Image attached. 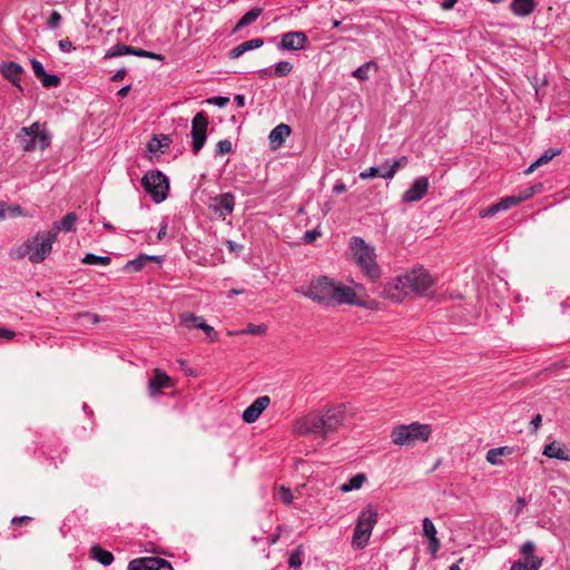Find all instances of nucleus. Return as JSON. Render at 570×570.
Wrapping results in <instances>:
<instances>
[{
	"instance_id": "nucleus-57",
	"label": "nucleus",
	"mask_w": 570,
	"mask_h": 570,
	"mask_svg": "<svg viewBox=\"0 0 570 570\" xmlns=\"http://www.w3.org/2000/svg\"><path fill=\"white\" fill-rule=\"evenodd\" d=\"M16 336V333L11 330L0 326V338L10 341Z\"/></svg>"
},
{
	"instance_id": "nucleus-31",
	"label": "nucleus",
	"mask_w": 570,
	"mask_h": 570,
	"mask_svg": "<svg viewBox=\"0 0 570 570\" xmlns=\"http://www.w3.org/2000/svg\"><path fill=\"white\" fill-rule=\"evenodd\" d=\"M89 553L94 560L104 566H109L114 561L112 553L107 550H104L99 546H92Z\"/></svg>"
},
{
	"instance_id": "nucleus-20",
	"label": "nucleus",
	"mask_w": 570,
	"mask_h": 570,
	"mask_svg": "<svg viewBox=\"0 0 570 570\" xmlns=\"http://www.w3.org/2000/svg\"><path fill=\"white\" fill-rule=\"evenodd\" d=\"M422 532L423 535L429 540V550L432 553L433 557L436 556L438 551L440 550L441 543L438 539L436 534V528L429 518H424L422 521Z\"/></svg>"
},
{
	"instance_id": "nucleus-56",
	"label": "nucleus",
	"mask_w": 570,
	"mask_h": 570,
	"mask_svg": "<svg viewBox=\"0 0 570 570\" xmlns=\"http://www.w3.org/2000/svg\"><path fill=\"white\" fill-rule=\"evenodd\" d=\"M58 46L63 52H69L73 49L72 42L68 38L59 40Z\"/></svg>"
},
{
	"instance_id": "nucleus-54",
	"label": "nucleus",
	"mask_w": 570,
	"mask_h": 570,
	"mask_svg": "<svg viewBox=\"0 0 570 570\" xmlns=\"http://www.w3.org/2000/svg\"><path fill=\"white\" fill-rule=\"evenodd\" d=\"M78 316H79L80 320L83 321V324L85 323H90V324L95 325V324H97L99 322L98 315L89 313V312L79 314Z\"/></svg>"
},
{
	"instance_id": "nucleus-48",
	"label": "nucleus",
	"mask_w": 570,
	"mask_h": 570,
	"mask_svg": "<svg viewBox=\"0 0 570 570\" xmlns=\"http://www.w3.org/2000/svg\"><path fill=\"white\" fill-rule=\"evenodd\" d=\"M278 499L284 502L285 504H291L293 502L294 495L289 488H286L284 485L279 487L277 491Z\"/></svg>"
},
{
	"instance_id": "nucleus-40",
	"label": "nucleus",
	"mask_w": 570,
	"mask_h": 570,
	"mask_svg": "<svg viewBox=\"0 0 570 570\" xmlns=\"http://www.w3.org/2000/svg\"><path fill=\"white\" fill-rule=\"evenodd\" d=\"M30 245L28 244V240H26L24 243H22L21 245H19L18 247L13 248L10 252V257L13 259H22L24 257H28V259L30 261Z\"/></svg>"
},
{
	"instance_id": "nucleus-19",
	"label": "nucleus",
	"mask_w": 570,
	"mask_h": 570,
	"mask_svg": "<svg viewBox=\"0 0 570 570\" xmlns=\"http://www.w3.org/2000/svg\"><path fill=\"white\" fill-rule=\"evenodd\" d=\"M171 379L161 370L156 368L153 377L149 380L148 391L150 396H155L161 392V390L170 387Z\"/></svg>"
},
{
	"instance_id": "nucleus-7",
	"label": "nucleus",
	"mask_w": 570,
	"mask_h": 570,
	"mask_svg": "<svg viewBox=\"0 0 570 570\" xmlns=\"http://www.w3.org/2000/svg\"><path fill=\"white\" fill-rule=\"evenodd\" d=\"M56 242L55 232H38L32 238L28 239L30 245V263H42L51 253L52 245Z\"/></svg>"
},
{
	"instance_id": "nucleus-38",
	"label": "nucleus",
	"mask_w": 570,
	"mask_h": 570,
	"mask_svg": "<svg viewBox=\"0 0 570 570\" xmlns=\"http://www.w3.org/2000/svg\"><path fill=\"white\" fill-rule=\"evenodd\" d=\"M543 560H519L514 562L510 570H539Z\"/></svg>"
},
{
	"instance_id": "nucleus-3",
	"label": "nucleus",
	"mask_w": 570,
	"mask_h": 570,
	"mask_svg": "<svg viewBox=\"0 0 570 570\" xmlns=\"http://www.w3.org/2000/svg\"><path fill=\"white\" fill-rule=\"evenodd\" d=\"M379 520L377 509L367 504L357 515L353 530L351 546L354 550H363L370 541L373 529Z\"/></svg>"
},
{
	"instance_id": "nucleus-61",
	"label": "nucleus",
	"mask_w": 570,
	"mask_h": 570,
	"mask_svg": "<svg viewBox=\"0 0 570 570\" xmlns=\"http://www.w3.org/2000/svg\"><path fill=\"white\" fill-rule=\"evenodd\" d=\"M458 1L459 0H443L441 8L446 11L451 10L458 3Z\"/></svg>"
},
{
	"instance_id": "nucleus-5",
	"label": "nucleus",
	"mask_w": 570,
	"mask_h": 570,
	"mask_svg": "<svg viewBox=\"0 0 570 570\" xmlns=\"http://www.w3.org/2000/svg\"><path fill=\"white\" fill-rule=\"evenodd\" d=\"M334 279L320 276L311 281L307 286L297 289L298 293L312 301L326 306L332 305Z\"/></svg>"
},
{
	"instance_id": "nucleus-27",
	"label": "nucleus",
	"mask_w": 570,
	"mask_h": 570,
	"mask_svg": "<svg viewBox=\"0 0 570 570\" xmlns=\"http://www.w3.org/2000/svg\"><path fill=\"white\" fill-rule=\"evenodd\" d=\"M511 453H512V449L509 446L494 448V449H490L487 452L485 459L492 465H502L503 461L501 458L503 455H510Z\"/></svg>"
},
{
	"instance_id": "nucleus-49",
	"label": "nucleus",
	"mask_w": 570,
	"mask_h": 570,
	"mask_svg": "<svg viewBox=\"0 0 570 570\" xmlns=\"http://www.w3.org/2000/svg\"><path fill=\"white\" fill-rule=\"evenodd\" d=\"M163 140H164V142L160 139L154 138L148 144V150L150 153H157V151H161L163 147H168V145H169L168 138L167 137H163Z\"/></svg>"
},
{
	"instance_id": "nucleus-33",
	"label": "nucleus",
	"mask_w": 570,
	"mask_h": 570,
	"mask_svg": "<svg viewBox=\"0 0 570 570\" xmlns=\"http://www.w3.org/2000/svg\"><path fill=\"white\" fill-rule=\"evenodd\" d=\"M365 481H366V475L364 473H357L354 476H352L347 482L341 484L340 490L343 493L358 490L363 487Z\"/></svg>"
},
{
	"instance_id": "nucleus-43",
	"label": "nucleus",
	"mask_w": 570,
	"mask_h": 570,
	"mask_svg": "<svg viewBox=\"0 0 570 570\" xmlns=\"http://www.w3.org/2000/svg\"><path fill=\"white\" fill-rule=\"evenodd\" d=\"M129 51H130V46L118 43V45H115L114 47H111L107 51L105 57L106 58L120 57L124 55H129Z\"/></svg>"
},
{
	"instance_id": "nucleus-51",
	"label": "nucleus",
	"mask_w": 570,
	"mask_h": 570,
	"mask_svg": "<svg viewBox=\"0 0 570 570\" xmlns=\"http://www.w3.org/2000/svg\"><path fill=\"white\" fill-rule=\"evenodd\" d=\"M60 22H61V14L58 11L52 10L50 12V16H49V19L47 22L48 27L50 29H57L59 27Z\"/></svg>"
},
{
	"instance_id": "nucleus-58",
	"label": "nucleus",
	"mask_w": 570,
	"mask_h": 570,
	"mask_svg": "<svg viewBox=\"0 0 570 570\" xmlns=\"http://www.w3.org/2000/svg\"><path fill=\"white\" fill-rule=\"evenodd\" d=\"M321 235L320 232H317L316 229H313V230H308L305 233L304 235V240L306 243H312L314 242L318 236Z\"/></svg>"
},
{
	"instance_id": "nucleus-63",
	"label": "nucleus",
	"mask_w": 570,
	"mask_h": 570,
	"mask_svg": "<svg viewBox=\"0 0 570 570\" xmlns=\"http://www.w3.org/2000/svg\"><path fill=\"white\" fill-rule=\"evenodd\" d=\"M127 71L126 69H119L112 77H111V80L112 81H120L125 78Z\"/></svg>"
},
{
	"instance_id": "nucleus-16",
	"label": "nucleus",
	"mask_w": 570,
	"mask_h": 570,
	"mask_svg": "<svg viewBox=\"0 0 570 570\" xmlns=\"http://www.w3.org/2000/svg\"><path fill=\"white\" fill-rule=\"evenodd\" d=\"M235 197L230 193H224L213 198L210 208L220 218L225 219L226 216L230 215L234 210Z\"/></svg>"
},
{
	"instance_id": "nucleus-37",
	"label": "nucleus",
	"mask_w": 570,
	"mask_h": 570,
	"mask_svg": "<svg viewBox=\"0 0 570 570\" xmlns=\"http://www.w3.org/2000/svg\"><path fill=\"white\" fill-rule=\"evenodd\" d=\"M111 262V258L109 256H98L96 254L88 253L83 256L81 259L82 264L86 265H102L108 266Z\"/></svg>"
},
{
	"instance_id": "nucleus-60",
	"label": "nucleus",
	"mask_w": 570,
	"mask_h": 570,
	"mask_svg": "<svg viewBox=\"0 0 570 570\" xmlns=\"http://www.w3.org/2000/svg\"><path fill=\"white\" fill-rule=\"evenodd\" d=\"M129 55H134V56H137V57H140V58H147L148 51H146L144 49H138V48L130 47Z\"/></svg>"
},
{
	"instance_id": "nucleus-36",
	"label": "nucleus",
	"mask_w": 570,
	"mask_h": 570,
	"mask_svg": "<svg viewBox=\"0 0 570 570\" xmlns=\"http://www.w3.org/2000/svg\"><path fill=\"white\" fill-rule=\"evenodd\" d=\"M371 69H374L375 71L379 69L376 62L373 60L360 66L356 70L352 72V76L358 80L365 81L370 78L368 73Z\"/></svg>"
},
{
	"instance_id": "nucleus-29",
	"label": "nucleus",
	"mask_w": 570,
	"mask_h": 570,
	"mask_svg": "<svg viewBox=\"0 0 570 570\" xmlns=\"http://www.w3.org/2000/svg\"><path fill=\"white\" fill-rule=\"evenodd\" d=\"M19 216H24L23 209L20 205H9L4 202H0V220Z\"/></svg>"
},
{
	"instance_id": "nucleus-30",
	"label": "nucleus",
	"mask_w": 570,
	"mask_h": 570,
	"mask_svg": "<svg viewBox=\"0 0 570 570\" xmlns=\"http://www.w3.org/2000/svg\"><path fill=\"white\" fill-rule=\"evenodd\" d=\"M178 318L179 324L187 330L197 328V325L205 322L204 317L197 316L194 313L187 311L180 313Z\"/></svg>"
},
{
	"instance_id": "nucleus-12",
	"label": "nucleus",
	"mask_w": 570,
	"mask_h": 570,
	"mask_svg": "<svg viewBox=\"0 0 570 570\" xmlns=\"http://www.w3.org/2000/svg\"><path fill=\"white\" fill-rule=\"evenodd\" d=\"M207 126V116L202 111L197 112L191 120V138L194 154H198L205 145Z\"/></svg>"
},
{
	"instance_id": "nucleus-22",
	"label": "nucleus",
	"mask_w": 570,
	"mask_h": 570,
	"mask_svg": "<svg viewBox=\"0 0 570 570\" xmlns=\"http://www.w3.org/2000/svg\"><path fill=\"white\" fill-rule=\"evenodd\" d=\"M1 75L9 80L12 85L20 88V76L22 67L13 61L3 62L0 66Z\"/></svg>"
},
{
	"instance_id": "nucleus-32",
	"label": "nucleus",
	"mask_w": 570,
	"mask_h": 570,
	"mask_svg": "<svg viewBox=\"0 0 570 570\" xmlns=\"http://www.w3.org/2000/svg\"><path fill=\"white\" fill-rule=\"evenodd\" d=\"M542 454L550 459H558L562 461L568 460L567 451L563 448H561L557 442L547 444L543 449Z\"/></svg>"
},
{
	"instance_id": "nucleus-23",
	"label": "nucleus",
	"mask_w": 570,
	"mask_h": 570,
	"mask_svg": "<svg viewBox=\"0 0 570 570\" xmlns=\"http://www.w3.org/2000/svg\"><path fill=\"white\" fill-rule=\"evenodd\" d=\"M291 127L286 124H279L274 127L268 136L272 149L279 148L286 138L291 135Z\"/></svg>"
},
{
	"instance_id": "nucleus-1",
	"label": "nucleus",
	"mask_w": 570,
	"mask_h": 570,
	"mask_svg": "<svg viewBox=\"0 0 570 570\" xmlns=\"http://www.w3.org/2000/svg\"><path fill=\"white\" fill-rule=\"evenodd\" d=\"M354 261L364 276L375 283L381 277V268L376 263L375 248L361 237H352L350 242Z\"/></svg>"
},
{
	"instance_id": "nucleus-25",
	"label": "nucleus",
	"mask_w": 570,
	"mask_h": 570,
	"mask_svg": "<svg viewBox=\"0 0 570 570\" xmlns=\"http://www.w3.org/2000/svg\"><path fill=\"white\" fill-rule=\"evenodd\" d=\"M384 164L387 165L384 169H381L380 177L384 179H392L395 176L396 171L407 164V157L402 156L397 159L386 160Z\"/></svg>"
},
{
	"instance_id": "nucleus-4",
	"label": "nucleus",
	"mask_w": 570,
	"mask_h": 570,
	"mask_svg": "<svg viewBox=\"0 0 570 570\" xmlns=\"http://www.w3.org/2000/svg\"><path fill=\"white\" fill-rule=\"evenodd\" d=\"M400 282L401 291L405 292L406 295L413 293L417 296L426 295L428 291L434 284V279L430 273L422 267L414 268L411 272L400 276Z\"/></svg>"
},
{
	"instance_id": "nucleus-8",
	"label": "nucleus",
	"mask_w": 570,
	"mask_h": 570,
	"mask_svg": "<svg viewBox=\"0 0 570 570\" xmlns=\"http://www.w3.org/2000/svg\"><path fill=\"white\" fill-rule=\"evenodd\" d=\"M541 187H542L541 184L532 185V186L525 188L524 190H521L518 195H511V196L503 197L495 204H492L488 208L483 209L481 212V216L482 217L494 216L499 212L508 210L511 207H514V206L519 205L520 203L531 198L534 194L540 191Z\"/></svg>"
},
{
	"instance_id": "nucleus-28",
	"label": "nucleus",
	"mask_w": 570,
	"mask_h": 570,
	"mask_svg": "<svg viewBox=\"0 0 570 570\" xmlns=\"http://www.w3.org/2000/svg\"><path fill=\"white\" fill-rule=\"evenodd\" d=\"M77 216L75 213L67 214L60 222H55L52 228L49 232H55V236H58L59 230L70 232L72 230Z\"/></svg>"
},
{
	"instance_id": "nucleus-64",
	"label": "nucleus",
	"mask_w": 570,
	"mask_h": 570,
	"mask_svg": "<svg viewBox=\"0 0 570 570\" xmlns=\"http://www.w3.org/2000/svg\"><path fill=\"white\" fill-rule=\"evenodd\" d=\"M345 190H346V185L342 181L336 183L333 186V193H335V194H341V193H344Z\"/></svg>"
},
{
	"instance_id": "nucleus-55",
	"label": "nucleus",
	"mask_w": 570,
	"mask_h": 570,
	"mask_svg": "<svg viewBox=\"0 0 570 570\" xmlns=\"http://www.w3.org/2000/svg\"><path fill=\"white\" fill-rule=\"evenodd\" d=\"M207 102L223 108V107L227 106V104L229 102V98L228 97H213V98L207 99Z\"/></svg>"
},
{
	"instance_id": "nucleus-21",
	"label": "nucleus",
	"mask_w": 570,
	"mask_h": 570,
	"mask_svg": "<svg viewBox=\"0 0 570 570\" xmlns=\"http://www.w3.org/2000/svg\"><path fill=\"white\" fill-rule=\"evenodd\" d=\"M380 295L394 302L402 301L405 292L401 291L400 276L382 286Z\"/></svg>"
},
{
	"instance_id": "nucleus-39",
	"label": "nucleus",
	"mask_w": 570,
	"mask_h": 570,
	"mask_svg": "<svg viewBox=\"0 0 570 570\" xmlns=\"http://www.w3.org/2000/svg\"><path fill=\"white\" fill-rule=\"evenodd\" d=\"M148 262V255H140L135 259L129 261L124 269L129 273H136L142 269L145 264Z\"/></svg>"
},
{
	"instance_id": "nucleus-6",
	"label": "nucleus",
	"mask_w": 570,
	"mask_h": 570,
	"mask_svg": "<svg viewBox=\"0 0 570 570\" xmlns=\"http://www.w3.org/2000/svg\"><path fill=\"white\" fill-rule=\"evenodd\" d=\"M37 137H40V149L45 150L50 146V135L40 128L38 121L28 127H22L17 134V141L24 151H33L37 149Z\"/></svg>"
},
{
	"instance_id": "nucleus-14",
	"label": "nucleus",
	"mask_w": 570,
	"mask_h": 570,
	"mask_svg": "<svg viewBox=\"0 0 570 570\" xmlns=\"http://www.w3.org/2000/svg\"><path fill=\"white\" fill-rule=\"evenodd\" d=\"M128 570H174L171 564L161 558L145 557L131 560Z\"/></svg>"
},
{
	"instance_id": "nucleus-34",
	"label": "nucleus",
	"mask_w": 570,
	"mask_h": 570,
	"mask_svg": "<svg viewBox=\"0 0 570 570\" xmlns=\"http://www.w3.org/2000/svg\"><path fill=\"white\" fill-rule=\"evenodd\" d=\"M561 153L560 149L553 150L548 149L546 150L534 163L530 165V167L525 170V174L533 173L538 167L548 164L550 160L553 159V157L558 156Z\"/></svg>"
},
{
	"instance_id": "nucleus-46",
	"label": "nucleus",
	"mask_w": 570,
	"mask_h": 570,
	"mask_svg": "<svg viewBox=\"0 0 570 570\" xmlns=\"http://www.w3.org/2000/svg\"><path fill=\"white\" fill-rule=\"evenodd\" d=\"M38 79L46 88L57 87L60 83V78L57 75H48L47 72Z\"/></svg>"
},
{
	"instance_id": "nucleus-62",
	"label": "nucleus",
	"mask_w": 570,
	"mask_h": 570,
	"mask_svg": "<svg viewBox=\"0 0 570 570\" xmlns=\"http://www.w3.org/2000/svg\"><path fill=\"white\" fill-rule=\"evenodd\" d=\"M517 504H518V507H517V510H515V514L518 515V514H520L522 512V510L527 505V501H525V499L519 497L517 499Z\"/></svg>"
},
{
	"instance_id": "nucleus-44",
	"label": "nucleus",
	"mask_w": 570,
	"mask_h": 570,
	"mask_svg": "<svg viewBox=\"0 0 570 570\" xmlns=\"http://www.w3.org/2000/svg\"><path fill=\"white\" fill-rule=\"evenodd\" d=\"M535 546L532 541H527L521 546L520 552L523 554L524 560H542V558L535 557Z\"/></svg>"
},
{
	"instance_id": "nucleus-52",
	"label": "nucleus",
	"mask_w": 570,
	"mask_h": 570,
	"mask_svg": "<svg viewBox=\"0 0 570 570\" xmlns=\"http://www.w3.org/2000/svg\"><path fill=\"white\" fill-rule=\"evenodd\" d=\"M197 328L204 331V333L210 338V341H216L217 340V335H216V332H215L214 327L208 325V324H206V322L200 323L199 325H197Z\"/></svg>"
},
{
	"instance_id": "nucleus-13",
	"label": "nucleus",
	"mask_w": 570,
	"mask_h": 570,
	"mask_svg": "<svg viewBox=\"0 0 570 570\" xmlns=\"http://www.w3.org/2000/svg\"><path fill=\"white\" fill-rule=\"evenodd\" d=\"M332 305H357L363 306V303L358 301L356 291L353 287L342 285L334 281Z\"/></svg>"
},
{
	"instance_id": "nucleus-47",
	"label": "nucleus",
	"mask_w": 570,
	"mask_h": 570,
	"mask_svg": "<svg viewBox=\"0 0 570 570\" xmlns=\"http://www.w3.org/2000/svg\"><path fill=\"white\" fill-rule=\"evenodd\" d=\"M387 164H383L379 167H370L363 171L360 173L358 177L361 179H368V178H373V177H380V174H381V169H384L386 167Z\"/></svg>"
},
{
	"instance_id": "nucleus-59",
	"label": "nucleus",
	"mask_w": 570,
	"mask_h": 570,
	"mask_svg": "<svg viewBox=\"0 0 570 570\" xmlns=\"http://www.w3.org/2000/svg\"><path fill=\"white\" fill-rule=\"evenodd\" d=\"M541 422H542V416H541V414H535V415L532 417V420H531L530 424H531V426H532L533 432H535V431L540 428Z\"/></svg>"
},
{
	"instance_id": "nucleus-35",
	"label": "nucleus",
	"mask_w": 570,
	"mask_h": 570,
	"mask_svg": "<svg viewBox=\"0 0 570 570\" xmlns=\"http://www.w3.org/2000/svg\"><path fill=\"white\" fill-rule=\"evenodd\" d=\"M262 14L261 8H253L249 11H247L236 23L234 30H240L250 23H253L259 16Z\"/></svg>"
},
{
	"instance_id": "nucleus-42",
	"label": "nucleus",
	"mask_w": 570,
	"mask_h": 570,
	"mask_svg": "<svg viewBox=\"0 0 570 570\" xmlns=\"http://www.w3.org/2000/svg\"><path fill=\"white\" fill-rule=\"evenodd\" d=\"M304 554L303 546H298L293 550L288 558V566L293 569H299L302 566V556Z\"/></svg>"
},
{
	"instance_id": "nucleus-18",
	"label": "nucleus",
	"mask_w": 570,
	"mask_h": 570,
	"mask_svg": "<svg viewBox=\"0 0 570 570\" xmlns=\"http://www.w3.org/2000/svg\"><path fill=\"white\" fill-rule=\"evenodd\" d=\"M271 399L267 395L257 397L249 406H247L243 412V421L246 423H254L257 421L259 415L266 410L269 405Z\"/></svg>"
},
{
	"instance_id": "nucleus-26",
	"label": "nucleus",
	"mask_w": 570,
	"mask_h": 570,
	"mask_svg": "<svg viewBox=\"0 0 570 570\" xmlns=\"http://www.w3.org/2000/svg\"><path fill=\"white\" fill-rule=\"evenodd\" d=\"M535 0H513L510 4L511 11L518 17H525L533 12Z\"/></svg>"
},
{
	"instance_id": "nucleus-9",
	"label": "nucleus",
	"mask_w": 570,
	"mask_h": 570,
	"mask_svg": "<svg viewBox=\"0 0 570 570\" xmlns=\"http://www.w3.org/2000/svg\"><path fill=\"white\" fill-rule=\"evenodd\" d=\"M141 185L153 200L157 204L164 202L167 197L169 183L167 177L159 170H151L141 179Z\"/></svg>"
},
{
	"instance_id": "nucleus-24",
	"label": "nucleus",
	"mask_w": 570,
	"mask_h": 570,
	"mask_svg": "<svg viewBox=\"0 0 570 570\" xmlns=\"http://www.w3.org/2000/svg\"><path fill=\"white\" fill-rule=\"evenodd\" d=\"M263 43H264V41L261 38H255V39L244 41L229 51V58L237 59L242 55H244L245 52H247L249 50L261 48L263 46Z\"/></svg>"
},
{
	"instance_id": "nucleus-11",
	"label": "nucleus",
	"mask_w": 570,
	"mask_h": 570,
	"mask_svg": "<svg viewBox=\"0 0 570 570\" xmlns=\"http://www.w3.org/2000/svg\"><path fill=\"white\" fill-rule=\"evenodd\" d=\"M345 420V405H334L321 414V425L323 429L324 439L337 431Z\"/></svg>"
},
{
	"instance_id": "nucleus-17",
	"label": "nucleus",
	"mask_w": 570,
	"mask_h": 570,
	"mask_svg": "<svg viewBox=\"0 0 570 570\" xmlns=\"http://www.w3.org/2000/svg\"><path fill=\"white\" fill-rule=\"evenodd\" d=\"M307 42V36L303 31H288L282 35L278 48L281 50H301Z\"/></svg>"
},
{
	"instance_id": "nucleus-50",
	"label": "nucleus",
	"mask_w": 570,
	"mask_h": 570,
	"mask_svg": "<svg viewBox=\"0 0 570 570\" xmlns=\"http://www.w3.org/2000/svg\"><path fill=\"white\" fill-rule=\"evenodd\" d=\"M232 151V142L228 139L219 140L216 145V155H225Z\"/></svg>"
},
{
	"instance_id": "nucleus-10",
	"label": "nucleus",
	"mask_w": 570,
	"mask_h": 570,
	"mask_svg": "<svg viewBox=\"0 0 570 570\" xmlns=\"http://www.w3.org/2000/svg\"><path fill=\"white\" fill-rule=\"evenodd\" d=\"M293 433L301 436H311L323 439V429L321 425V413L312 412L305 416L298 417L293 423Z\"/></svg>"
},
{
	"instance_id": "nucleus-45",
	"label": "nucleus",
	"mask_w": 570,
	"mask_h": 570,
	"mask_svg": "<svg viewBox=\"0 0 570 570\" xmlns=\"http://www.w3.org/2000/svg\"><path fill=\"white\" fill-rule=\"evenodd\" d=\"M293 70V66L289 61H281L275 66L274 75L276 77H285Z\"/></svg>"
},
{
	"instance_id": "nucleus-53",
	"label": "nucleus",
	"mask_w": 570,
	"mask_h": 570,
	"mask_svg": "<svg viewBox=\"0 0 570 570\" xmlns=\"http://www.w3.org/2000/svg\"><path fill=\"white\" fill-rule=\"evenodd\" d=\"M30 63H31L33 73H35V76L37 78H40L41 76H45L46 70H45L42 63L39 60L30 59Z\"/></svg>"
},
{
	"instance_id": "nucleus-2",
	"label": "nucleus",
	"mask_w": 570,
	"mask_h": 570,
	"mask_svg": "<svg viewBox=\"0 0 570 570\" xmlns=\"http://www.w3.org/2000/svg\"><path fill=\"white\" fill-rule=\"evenodd\" d=\"M432 434L430 424L413 422L411 424H399L391 431V440L399 446H414L416 443H425Z\"/></svg>"
},
{
	"instance_id": "nucleus-15",
	"label": "nucleus",
	"mask_w": 570,
	"mask_h": 570,
	"mask_svg": "<svg viewBox=\"0 0 570 570\" xmlns=\"http://www.w3.org/2000/svg\"><path fill=\"white\" fill-rule=\"evenodd\" d=\"M430 188V181L428 177L420 176L414 179L412 185L403 193V203H415L421 200Z\"/></svg>"
},
{
	"instance_id": "nucleus-41",
	"label": "nucleus",
	"mask_w": 570,
	"mask_h": 570,
	"mask_svg": "<svg viewBox=\"0 0 570 570\" xmlns=\"http://www.w3.org/2000/svg\"><path fill=\"white\" fill-rule=\"evenodd\" d=\"M266 326L265 325H255L249 323L246 328L237 332H228V335H238V334H249V335H262L265 334Z\"/></svg>"
}]
</instances>
